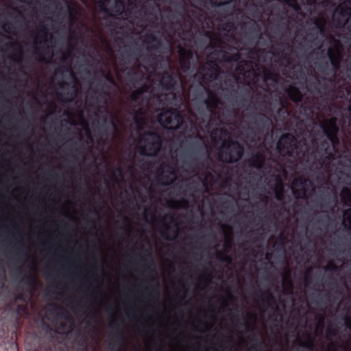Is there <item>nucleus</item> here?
I'll return each instance as SVG.
<instances>
[{
	"label": "nucleus",
	"mask_w": 351,
	"mask_h": 351,
	"mask_svg": "<svg viewBox=\"0 0 351 351\" xmlns=\"http://www.w3.org/2000/svg\"><path fill=\"white\" fill-rule=\"evenodd\" d=\"M327 56L330 60V63L332 69H330L329 62L324 57H322L320 60L315 62L317 69L324 75H328L332 73L330 77H324L322 78L323 82L320 84L321 88L324 90L323 97L326 103H328L329 97L333 99H336L338 96L337 93L342 92V95L339 97L342 98L345 93H350L348 87H343L339 84V80L336 77L335 73L340 68V63L342 58L341 46L339 40H335V44L332 47H329L327 49Z\"/></svg>",
	"instance_id": "obj_1"
},
{
	"label": "nucleus",
	"mask_w": 351,
	"mask_h": 351,
	"mask_svg": "<svg viewBox=\"0 0 351 351\" xmlns=\"http://www.w3.org/2000/svg\"><path fill=\"white\" fill-rule=\"evenodd\" d=\"M266 95H261L257 93L255 101H252L250 107L252 110L250 112L243 114V117L247 119V123L253 136V138L261 141L262 138L268 134L271 127L273 125V121L270 117L263 112H256V110L266 111L271 117L273 110L271 104L266 99Z\"/></svg>",
	"instance_id": "obj_2"
},
{
	"label": "nucleus",
	"mask_w": 351,
	"mask_h": 351,
	"mask_svg": "<svg viewBox=\"0 0 351 351\" xmlns=\"http://www.w3.org/2000/svg\"><path fill=\"white\" fill-rule=\"evenodd\" d=\"M244 147L239 141L231 138L224 139L219 152V159L225 163L239 162L244 154Z\"/></svg>",
	"instance_id": "obj_3"
},
{
	"label": "nucleus",
	"mask_w": 351,
	"mask_h": 351,
	"mask_svg": "<svg viewBox=\"0 0 351 351\" xmlns=\"http://www.w3.org/2000/svg\"><path fill=\"white\" fill-rule=\"evenodd\" d=\"M276 147L278 153L282 156L299 158L304 155L298 144L296 138L291 133L282 134L277 143Z\"/></svg>",
	"instance_id": "obj_4"
},
{
	"label": "nucleus",
	"mask_w": 351,
	"mask_h": 351,
	"mask_svg": "<svg viewBox=\"0 0 351 351\" xmlns=\"http://www.w3.org/2000/svg\"><path fill=\"white\" fill-rule=\"evenodd\" d=\"M311 23L306 27L305 35L308 41L315 46H322V41L319 36L325 37L326 34L327 21L324 18L314 17L311 20Z\"/></svg>",
	"instance_id": "obj_5"
},
{
	"label": "nucleus",
	"mask_w": 351,
	"mask_h": 351,
	"mask_svg": "<svg viewBox=\"0 0 351 351\" xmlns=\"http://www.w3.org/2000/svg\"><path fill=\"white\" fill-rule=\"evenodd\" d=\"M219 73V68L216 60L208 59L204 64L199 66L197 73L200 86L209 85L217 80Z\"/></svg>",
	"instance_id": "obj_6"
},
{
	"label": "nucleus",
	"mask_w": 351,
	"mask_h": 351,
	"mask_svg": "<svg viewBox=\"0 0 351 351\" xmlns=\"http://www.w3.org/2000/svg\"><path fill=\"white\" fill-rule=\"evenodd\" d=\"M143 138L145 147L141 151V154L147 156H155L160 151L162 140L161 136L155 132L147 131Z\"/></svg>",
	"instance_id": "obj_7"
},
{
	"label": "nucleus",
	"mask_w": 351,
	"mask_h": 351,
	"mask_svg": "<svg viewBox=\"0 0 351 351\" xmlns=\"http://www.w3.org/2000/svg\"><path fill=\"white\" fill-rule=\"evenodd\" d=\"M202 86L207 94V98L202 99L204 93L202 90H199L196 92L195 99L197 101L202 100V104L206 106L208 111L210 114H214L219 106L221 104V99L215 90L209 88L208 85Z\"/></svg>",
	"instance_id": "obj_8"
},
{
	"label": "nucleus",
	"mask_w": 351,
	"mask_h": 351,
	"mask_svg": "<svg viewBox=\"0 0 351 351\" xmlns=\"http://www.w3.org/2000/svg\"><path fill=\"white\" fill-rule=\"evenodd\" d=\"M206 36L210 38V47L213 49V53L210 55H217L218 53H223V58L226 62H235L239 63L241 56V53L237 52L231 55H229L226 51L223 50V45L224 42L221 38L219 36L211 35V32H207Z\"/></svg>",
	"instance_id": "obj_9"
},
{
	"label": "nucleus",
	"mask_w": 351,
	"mask_h": 351,
	"mask_svg": "<svg viewBox=\"0 0 351 351\" xmlns=\"http://www.w3.org/2000/svg\"><path fill=\"white\" fill-rule=\"evenodd\" d=\"M257 66L252 60H242L237 64L235 70L247 83L255 84L260 77V73L255 69Z\"/></svg>",
	"instance_id": "obj_10"
},
{
	"label": "nucleus",
	"mask_w": 351,
	"mask_h": 351,
	"mask_svg": "<svg viewBox=\"0 0 351 351\" xmlns=\"http://www.w3.org/2000/svg\"><path fill=\"white\" fill-rule=\"evenodd\" d=\"M160 84L163 90L169 91L168 93L162 95V96H164V99L168 104H171L176 98L174 90L178 86L177 75L173 73L165 72L160 80Z\"/></svg>",
	"instance_id": "obj_11"
},
{
	"label": "nucleus",
	"mask_w": 351,
	"mask_h": 351,
	"mask_svg": "<svg viewBox=\"0 0 351 351\" xmlns=\"http://www.w3.org/2000/svg\"><path fill=\"white\" fill-rule=\"evenodd\" d=\"M252 0H248L245 3V8L247 9V3L248 2L251 1ZM248 11V10H247ZM248 14L249 12H247ZM251 17L252 16L249 14ZM249 20L245 22H243L241 25V30L242 32V34L245 39H246L247 41H252L254 40H256L261 37V27L260 25L255 21L254 19L261 20V19H256L254 18L250 19V17H247Z\"/></svg>",
	"instance_id": "obj_12"
},
{
	"label": "nucleus",
	"mask_w": 351,
	"mask_h": 351,
	"mask_svg": "<svg viewBox=\"0 0 351 351\" xmlns=\"http://www.w3.org/2000/svg\"><path fill=\"white\" fill-rule=\"evenodd\" d=\"M158 122L165 127L171 129L180 128L183 118L180 112L176 110L169 108L160 112L158 117Z\"/></svg>",
	"instance_id": "obj_13"
},
{
	"label": "nucleus",
	"mask_w": 351,
	"mask_h": 351,
	"mask_svg": "<svg viewBox=\"0 0 351 351\" xmlns=\"http://www.w3.org/2000/svg\"><path fill=\"white\" fill-rule=\"evenodd\" d=\"M324 135L328 140L331 143L332 145L335 147L339 145V138L338 133L339 128L337 125V119L335 117H332L328 119L324 120L320 125Z\"/></svg>",
	"instance_id": "obj_14"
},
{
	"label": "nucleus",
	"mask_w": 351,
	"mask_h": 351,
	"mask_svg": "<svg viewBox=\"0 0 351 351\" xmlns=\"http://www.w3.org/2000/svg\"><path fill=\"white\" fill-rule=\"evenodd\" d=\"M351 16V7L348 3L339 5L332 16L333 26L338 29L345 27Z\"/></svg>",
	"instance_id": "obj_15"
},
{
	"label": "nucleus",
	"mask_w": 351,
	"mask_h": 351,
	"mask_svg": "<svg viewBox=\"0 0 351 351\" xmlns=\"http://www.w3.org/2000/svg\"><path fill=\"white\" fill-rule=\"evenodd\" d=\"M51 39L52 35L49 34L47 26L43 24L39 25L35 36V43L42 45V51L45 55L49 56V58H52L51 47L49 45H46V43H49V41L51 42Z\"/></svg>",
	"instance_id": "obj_16"
},
{
	"label": "nucleus",
	"mask_w": 351,
	"mask_h": 351,
	"mask_svg": "<svg viewBox=\"0 0 351 351\" xmlns=\"http://www.w3.org/2000/svg\"><path fill=\"white\" fill-rule=\"evenodd\" d=\"M273 49L274 56L285 62L287 64L291 63V53L293 51V47L289 43L280 41L276 43V46L274 47Z\"/></svg>",
	"instance_id": "obj_17"
},
{
	"label": "nucleus",
	"mask_w": 351,
	"mask_h": 351,
	"mask_svg": "<svg viewBox=\"0 0 351 351\" xmlns=\"http://www.w3.org/2000/svg\"><path fill=\"white\" fill-rule=\"evenodd\" d=\"M178 55L179 62L182 70H189L194 62V51L191 49H186L180 46L178 49Z\"/></svg>",
	"instance_id": "obj_18"
},
{
	"label": "nucleus",
	"mask_w": 351,
	"mask_h": 351,
	"mask_svg": "<svg viewBox=\"0 0 351 351\" xmlns=\"http://www.w3.org/2000/svg\"><path fill=\"white\" fill-rule=\"evenodd\" d=\"M308 179L303 176H299L293 179L292 182V191L296 198H305L306 196Z\"/></svg>",
	"instance_id": "obj_19"
},
{
	"label": "nucleus",
	"mask_w": 351,
	"mask_h": 351,
	"mask_svg": "<svg viewBox=\"0 0 351 351\" xmlns=\"http://www.w3.org/2000/svg\"><path fill=\"white\" fill-rule=\"evenodd\" d=\"M268 0H252L247 3V10L250 14L254 18L261 19L265 11V4ZM288 3L289 0H282Z\"/></svg>",
	"instance_id": "obj_20"
},
{
	"label": "nucleus",
	"mask_w": 351,
	"mask_h": 351,
	"mask_svg": "<svg viewBox=\"0 0 351 351\" xmlns=\"http://www.w3.org/2000/svg\"><path fill=\"white\" fill-rule=\"evenodd\" d=\"M176 177V171L171 165H167L166 170L163 171L158 178L162 185L169 186L175 182Z\"/></svg>",
	"instance_id": "obj_21"
},
{
	"label": "nucleus",
	"mask_w": 351,
	"mask_h": 351,
	"mask_svg": "<svg viewBox=\"0 0 351 351\" xmlns=\"http://www.w3.org/2000/svg\"><path fill=\"white\" fill-rule=\"evenodd\" d=\"M112 329V336L117 345L121 346L125 341V335L123 327L117 321H112L110 324Z\"/></svg>",
	"instance_id": "obj_22"
},
{
	"label": "nucleus",
	"mask_w": 351,
	"mask_h": 351,
	"mask_svg": "<svg viewBox=\"0 0 351 351\" xmlns=\"http://www.w3.org/2000/svg\"><path fill=\"white\" fill-rule=\"evenodd\" d=\"M266 161V156L263 152H257L249 159L250 167L261 170L264 168Z\"/></svg>",
	"instance_id": "obj_23"
},
{
	"label": "nucleus",
	"mask_w": 351,
	"mask_h": 351,
	"mask_svg": "<svg viewBox=\"0 0 351 351\" xmlns=\"http://www.w3.org/2000/svg\"><path fill=\"white\" fill-rule=\"evenodd\" d=\"M147 40L146 43L148 45L146 49L151 52L153 51H158L162 46V41L154 34H147L145 36Z\"/></svg>",
	"instance_id": "obj_24"
},
{
	"label": "nucleus",
	"mask_w": 351,
	"mask_h": 351,
	"mask_svg": "<svg viewBox=\"0 0 351 351\" xmlns=\"http://www.w3.org/2000/svg\"><path fill=\"white\" fill-rule=\"evenodd\" d=\"M125 9V3L123 0H114V2L108 9H105V13L110 16H121Z\"/></svg>",
	"instance_id": "obj_25"
},
{
	"label": "nucleus",
	"mask_w": 351,
	"mask_h": 351,
	"mask_svg": "<svg viewBox=\"0 0 351 351\" xmlns=\"http://www.w3.org/2000/svg\"><path fill=\"white\" fill-rule=\"evenodd\" d=\"M285 93L289 99L294 103L298 104L303 99V94L295 86L289 85L286 89Z\"/></svg>",
	"instance_id": "obj_26"
},
{
	"label": "nucleus",
	"mask_w": 351,
	"mask_h": 351,
	"mask_svg": "<svg viewBox=\"0 0 351 351\" xmlns=\"http://www.w3.org/2000/svg\"><path fill=\"white\" fill-rule=\"evenodd\" d=\"M257 299L261 300L263 304H267L269 306H271L273 304H276V301L273 293L269 291H260V293H256Z\"/></svg>",
	"instance_id": "obj_27"
},
{
	"label": "nucleus",
	"mask_w": 351,
	"mask_h": 351,
	"mask_svg": "<svg viewBox=\"0 0 351 351\" xmlns=\"http://www.w3.org/2000/svg\"><path fill=\"white\" fill-rule=\"evenodd\" d=\"M223 29L226 31L223 34V37L227 40V41L229 43H234L236 41V36L234 23L230 22L225 23Z\"/></svg>",
	"instance_id": "obj_28"
},
{
	"label": "nucleus",
	"mask_w": 351,
	"mask_h": 351,
	"mask_svg": "<svg viewBox=\"0 0 351 351\" xmlns=\"http://www.w3.org/2000/svg\"><path fill=\"white\" fill-rule=\"evenodd\" d=\"M148 90L147 85H143L135 90H132L130 95L132 101L139 103L141 101L142 95Z\"/></svg>",
	"instance_id": "obj_29"
},
{
	"label": "nucleus",
	"mask_w": 351,
	"mask_h": 351,
	"mask_svg": "<svg viewBox=\"0 0 351 351\" xmlns=\"http://www.w3.org/2000/svg\"><path fill=\"white\" fill-rule=\"evenodd\" d=\"M263 79L265 82H267L269 81L272 82L274 84L278 83L280 76L275 71L267 69L266 68H263Z\"/></svg>",
	"instance_id": "obj_30"
},
{
	"label": "nucleus",
	"mask_w": 351,
	"mask_h": 351,
	"mask_svg": "<svg viewBox=\"0 0 351 351\" xmlns=\"http://www.w3.org/2000/svg\"><path fill=\"white\" fill-rule=\"evenodd\" d=\"M340 198L343 206H351V189L348 186L342 188Z\"/></svg>",
	"instance_id": "obj_31"
},
{
	"label": "nucleus",
	"mask_w": 351,
	"mask_h": 351,
	"mask_svg": "<svg viewBox=\"0 0 351 351\" xmlns=\"http://www.w3.org/2000/svg\"><path fill=\"white\" fill-rule=\"evenodd\" d=\"M342 225L346 232L351 234V208L343 210Z\"/></svg>",
	"instance_id": "obj_32"
},
{
	"label": "nucleus",
	"mask_w": 351,
	"mask_h": 351,
	"mask_svg": "<svg viewBox=\"0 0 351 351\" xmlns=\"http://www.w3.org/2000/svg\"><path fill=\"white\" fill-rule=\"evenodd\" d=\"M334 160V154L330 152L326 154H322L319 160V165L322 167L328 169L331 162Z\"/></svg>",
	"instance_id": "obj_33"
},
{
	"label": "nucleus",
	"mask_w": 351,
	"mask_h": 351,
	"mask_svg": "<svg viewBox=\"0 0 351 351\" xmlns=\"http://www.w3.org/2000/svg\"><path fill=\"white\" fill-rule=\"evenodd\" d=\"M237 80L238 78L236 76H232L230 77L226 78L223 81V84L226 86L223 90L224 91H228L229 90H231V92L236 93V88L237 86Z\"/></svg>",
	"instance_id": "obj_34"
},
{
	"label": "nucleus",
	"mask_w": 351,
	"mask_h": 351,
	"mask_svg": "<svg viewBox=\"0 0 351 351\" xmlns=\"http://www.w3.org/2000/svg\"><path fill=\"white\" fill-rule=\"evenodd\" d=\"M291 110L287 108H279L277 110V116L282 121H286L291 115Z\"/></svg>",
	"instance_id": "obj_35"
},
{
	"label": "nucleus",
	"mask_w": 351,
	"mask_h": 351,
	"mask_svg": "<svg viewBox=\"0 0 351 351\" xmlns=\"http://www.w3.org/2000/svg\"><path fill=\"white\" fill-rule=\"evenodd\" d=\"M317 149L321 154L330 152V144L326 140L321 141L317 145Z\"/></svg>",
	"instance_id": "obj_36"
},
{
	"label": "nucleus",
	"mask_w": 351,
	"mask_h": 351,
	"mask_svg": "<svg viewBox=\"0 0 351 351\" xmlns=\"http://www.w3.org/2000/svg\"><path fill=\"white\" fill-rule=\"evenodd\" d=\"M235 1L236 0H210V2L213 7H221Z\"/></svg>",
	"instance_id": "obj_37"
},
{
	"label": "nucleus",
	"mask_w": 351,
	"mask_h": 351,
	"mask_svg": "<svg viewBox=\"0 0 351 351\" xmlns=\"http://www.w3.org/2000/svg\"><path fill=\"white\" fill-rule=\"evenodd\" d=\"M12 248L14 250L16 256L18 257H23L26 254L25 252V247L23 245L21 247H18L17 245L14 244L12 246Z\"/></svg>",
	"instance_id": "obj_38"
},
{
	"label": "nucleus",
	"mask_w": 351,
	"mask_h": 351,
	"mask_svg": "<svg viewBox=\"0 0 351 351\" xmlns=\"http://www.w3.org/2000/svg\"><path fill=\"white\" fill-rule=\"evenodd\" d=\"M217 258L223 262H226L229 264L232 263V257L228 255H225L221 251L217 252Z\"/></svg>",
	"instance_id": "obj_39"
},
{
	"label": "nucleus",
	"mask_w": 351,
	"mask_h": 351,
	"mask_svg": "<svg viewBox=\"0 0 351 351\" xmlns=\"http://www.w3.org/2000/svg\"><path fill=\"white\" fill-rule=\"evenodd\" d=\"M130 72L132 73V76L130 78L129 81L132 84L133 87H136V84H138V80H136L135 75L137 74L138 71L135 69L134 67H132L130 69V72L128 73V75H130Z\"/></svg>",
	"instance_id": "obj_40"
},
{
	"label": "nucleus",
	"mask_w": 351,
	"mask_h": 351,
	"mask_svg": "<svg viewBox=\"0 0 351 351\" xmlns=\"http://www.w3.org/2000/svg\"><path fill=\"white\" fill-rule=\"evenodd\" d=\"M170 230H171L170 226L168 224H165V230L161 232L162 237L163 238H165V239L169 240V241L173 240L176 237V232H175L174 237H171L169 235V232L170 231Z\"/></svg>",
	"instance_id": "obj_41"
},
{
	"label": "nucleus",
	"mask_w": 351,
	"mask_h": 351,
	"mask_svg": "<svg viewBox=\"0 0 351 351\" xmlns=\"http://www.w3.org/2000/svg\"><path fill=\"white\" fill-rule=\"evenodd\" d=\"M293 75L298 80H301L305 81L306 80V76L304 71L300 68L294 71Z\"/></svg>",
	"instance_id": "obj_42"
},
{
	"label": "nucleus",
	"mask_w": 351,
	"mask_h": 351,
	"mask_svg": "<svg viewBox=\"0 0 351 351\" xmlns=\"http://www.w3.org/2000/svg\"><path fill=\"white\" fill-rule=\"evenodd\" d=\"M147 289H150L151 290V293L149 294V296L151 298H155V299H158V298L159 291H158V285H157L156 287L149 286V287H147Z\"/></svg>",
	"instance_id": "obj_43"
},
{
	"label": "nucleus",
	"mask_w": 351,
	"mask_h": 351,
	"mask_svg": "<svg viewBox=\"0 0 351 351\" xmlns=\"http://www.w3.org/2000/svg\"><path fill=\"white\" fill-rule=\"evenodd\" d=\"M112 0H100L101 10L105 12V9H108L112 5Z\"/></svg>",
	"instance_id": "obj_44"
},
{
	"label": "nucleus",
	"mask_w": 351,
	"mask_h": 351,
	"mask_svg": "<svg viewBox=\"0 0 351 351\" xmlns=\"http://www.w3.org/2000/svg\"><path fill=\"white\" fill-rule=\"evenodd\" d=\"M287 4L293 8V9L298 12L301 10V8L297 0H289L288 3Z\"/></svg>",
	"instance_id": "obj_45"
},
{
	"label": "nucleus",
	"mask_w": 351,
	"mask_h": 351,
	"mask_svg": "<svg viewBox=\"0 0 351 351\" xmlns=\"http://www.w3.org/2000/svg\"><path fill=\"white\" fill-rule=\"evenodd\" d=\"M145 0H129L128 4L136 7L144 8V3Z\"/></svg>",
	"instance_id": "obj_46"
},
{
	"label": "nucleus",
	"mask_w": 351,
	"mask_h": 351,
	"mask_svg": "<svg viewBox=\"0 0 351 351\" xmlns=\"http://www.w3.org/2000/svg\"><path fill=\"white\" fill-rule=\"evenodd\" d=\"M275 197L278 201H282L284 198V189L281 186L280 189H276L275 192Z\"/></svg>",
	"instance_id": "obj_47"
},
{
	"label": "nucleus",
	"mask_w": 351,
	"mask_h": 351,
	"mask_svg": "<svg viewBox=\"0 0 351 351\" xmlns=\"http://www.w3.org/2000/svg\"><path fill=\"white\" fill-rule=\"evenodd\" d=\"M338 269H339L338 266L332 261H330L325 268L326 271H335L338 270Z\"/></svg>",
	"instance_id": "obj_48"
},
{
	"label": "nucleus",
	"mask_w": 351,
	"mask_h": 351,
	"mask_svg": "<svg viewBox=\"0 0 351 351\" xmlns=\"http://www.w3.org/2000/svg\"><path fill=\"white\" fill-rule=\"evenodd\" d=\"M167 219L169 220V222L172 224H173L175 226H178V222L177 219L173 215H167L163 219V221H165Z\"/></svg>",
	"instance_id": "obj_49"
},
{
	"label": "nucleus",
	"mask_w": 351,
	"mask_h": 351,
	"mask_svg": "<svg viewBox=\"0 0 351 351\" xmlns=\"http://www.w3.org/2000/svg\"><path fill=\"white\" fill-rule=\"evenodd\" d=\"M280 108L289 109L291 104L289 101L285 98L280 97L279 99Z\"/></svg>",
	"instance_id": "obj_50"
},
{
	"label": "nucleus",
	"mask_w": 351,
	"mask_h": 351,
	"mask_svg": "<svg viewBox=\"0 0 351 351\" xmlns=\"http://www.w3.org/2000/svg\"><path fill=\"white\" fill-rule=\"evenodd\" d=\"M300 346L308 349H312L314 347L313 340L309 337L306 342H300Z\"/></svg>",
	"instance_id": "obj_51"
},
{
	"label": "nucleus",
	"mask_w": 351,
	"mask_h": 351,
	"mask_svg": "<svg viewBox=\"0 0 351 351\" xmlns=\"http://www.w3.org/2000/svg\"><path fill=\"white\" fill-rule=\"evenodd\" d=\"M182 33L190 41L195 38V34L191 29L183 30Z\"/></svg>",
	"instance_id": "obj_52"
},
{
	"label": "nucleus",
	"mask_w": 351,
	"mask_h": 351,
	"mask_svg": "<svg viewBox=\"0 0 351 351\" xmlns=\"http://www.w3.org/2000/svg\"><path fill=\"white\" fill-rule=\"evenodd\" d=\"M134 121L139 129L142 128V126L144 124V121L142 118L139 117L138 114H136L134 117Z\"/></svg>",
	"instance_id": "obj_53"
},
{
	"label": "nucleus",
	"mask_w": 351,
	"mask_h": 351,
	"mask_svg": "<svg viewBox=\"0 0 351 351\" xmlns=\"http://www.w3.org/2000/svg\"><path fill=\"white\" fill-rule=\"evenodd\" d=\"M145 257L143 258V261H149L152 264V266L154 265V261H153V258H152V256L151 254V253L147 250H145Z\"/></svg>",
	"instance_id": "obj_54"
},
{
	"label": "nucleus",
	"mask_w": 351,
	"mask_h": 351,
	"mask_svg": "<svg viewBox=\"0 0 351 351\" xmlns=\"http://www.w3.org/2000/svg\"><path fill=\"white\" fill-rule=\"evenodd\" d=\"M105 88H108V86L106 84H101V88H99V97H105L108 96V93L104 90Z\"/></svg>",
	"instance_id": "obj_55"
},
{
	"label": "nucleus",
	"mask_w": 351,
	"mask_h": 351,
	"mask_svg": "<svg viewBox=\"0 0 351 351\" xmlns=\"http://www.w3.org/2000/svg\"><path fill=\"white\" fill-rule=\"evenodd\" d=\"M22 282L28 285H32L34 283V278L32 276L25 277L22 279Z\"/></svg>",
	"instance_id": "obj_56"
},
{
	"label": "nucleus",
	"mask_w": 351,
	"mask_h": 351,
	"mask_svg": "<svg viewBox=\"0 0 351 351\" xmlns=\"http://www.w3.org/2000/svg\"><path fill=\"white\" fill-rule=\"evenodd\" d=\"M337 333H338V330L337 328H332L330 327H328L327 329V335H328L335 337L337 335Z\"/></svg>",
	"instance_id": "obj_57"
},
{
	"label": "nucleus",
	"mask_w": 351,
	"mask_h": 351,
	"mask_svg": "<svg viewBox=\"0 0 351 351\" xmlns=\"http://www.w3.org/2000/svg\"><path fill=\"white\" fill-rule=\"evenodd\" d=\"M119 122L118 118L114 117L110 119V123L113 127V128L117 130L118 129L117 123Z\"/></svg>",
	"instance_id": "obj_58"
},
{
	"label": "nucleus",
	"mask_w": 351,
	"mask_h": 351,
	"mask_svg": "<svg viewBox=\"0 0 351 351\" xmlns=\"http://www.w3.org/2000/svg\"><path fill=\"white\" fill-rule=\"evenodd\" d=\"M345 324L346 328L351 331V317L345 316Z\"/></svg>",
	"instance_id": "obj_59"
},
{
	"label": "nucleus",
	"mask_w": 351,
	"mask_h": 351,
	"mask_svg": "<svg viewBox=\"0 0 351 351\" xmlns=\"http://www.w3.org/2000/svg\"><path fill=\"white\" fill-rule=\"evenodd\" d=\"M103 135H107L108 128L105 124H102L99 130Z\"/></svg>",
	"instance_id": "obj_60"
},
{
	"label": "nucleus",
	"mask_w": 351,
	"mask_h": 351,
	"mask_svg": "<svg viewBox=\"0 0 351 351\" xmlns=\"http://www.w3.org/2000/svg\"><path fill=\"white\" fill-rule=\"evenodd\" d=\"M106 80L111 84H114L115 81L113 76L110 73H108L105 75Z\"/></svg>",
	"instance_id": "obj_61"
},
{
	"label": "nucleus",
	"mask_w": 351,
	"mask_h": 351,
	"mask_svg": "<svg viewBox=\"0 0 351 351\" xmlns=\"http://www.w3.org/2000/svg\"><path fill=\"white\" fill-rule=\"evenodd\" d=\"M176 5H177L179 8H180L181 9H182L184 11H186V5H185V3H184V0H179L178 2H176Z\"/></svg>",
	"instance_id": "obj_62"
},
{
	"label": "nucleus",
	"mask_w": 351,
	"mask_h": 351,
	"mask_svg": "<svg viewBox=\"0 0 351 351\" xmlns=\"http://www.w3.org/2000/svg\"><path fill=\"white\" fill-rule=\"evenodd\" d=\"M34 351H51V349L49 346H40L39 348H36Z\"/></svg>",
	"instance_id": "obj_63"
},
{
	"label": "nucleus",
	"mask_w": 351,
	"mask_h": 351,
	"mask_svg": "<svg viewBox=\"0 0 351 351\" xmlns=\"http://www.w3.org/2000/svg\"><path fill=\"white\" fill-rule=\"evenodd\" d=\"M156 60V55L151 53L147 56V60L151 62H154Z\"/></svg>",
	"instance_id": "obj_64"
}]
</instances>
